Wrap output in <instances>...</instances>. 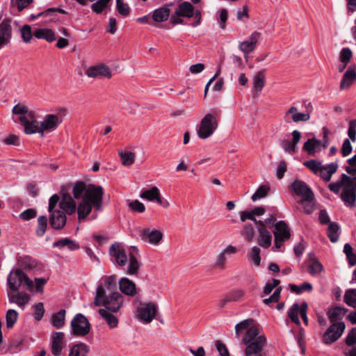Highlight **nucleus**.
<instances>
[{
    "label": "nucleus",
    "mask_w": 356,
    "mask_h": 356,
    "mask_svg": "<svg viewBox=\"0 0 356 356\" xmlns=\"http://www.w3.org/2000/svg\"><path fill=\"white\" fill-rule=\"evenodd\" d=\"M104 189L102 186L86 184L82 181L76 182L73 188V195L76 199H81L77 207L79 220L86 218L91 212L92 207L99 211L103 202Z\"/></svg>",
    "instance_id": "1"
},
{
    "label": "nucleus",
    "mask_w": 356,
    "mask_h": 356,
    "mask_svg": "<svg viewBox=\"0 0 356 356\" xmlns=\"http://www.w3.org/2000/svg\"><path fill=\"white\" fill-rule=\"evenodd\" d=\"M244 331H246L242 339V343L245 346L244 356H264L263 349L266 339L261 334V327L254 324L252 318H248L235 325L237 336Z\"/></svg>",
    "instance_id": "2"
},
{
    "label": "nucleus",
    "mask_w": 356,
    "mask_h": 356,
    "mask_svg": "<svg viewBox=\"0 0 356 356\" xmlns=\"http://www.w3.org/2000/svg\"><path fill=\"white\" fill-rule=\"evenodd\" d=\"M347 163L346 172L355 177L343 174L339 181L330 183L328 187L336 194L341 190V198L345 205L348 207H354L356 205V161L348 159Z\"/></svg>",
    "instance_id": "3"
},
{
    "label": "nucleus",
    "mask_w": 356,
    "mask_h": 356,
    "mask_svg": "<svg viewBox=\"0 0 356 356\" xmlns=\"http://www.w3.org/2000/svg\"><path fill=\"white\" fill-rule=\"evenodd\" d=\"M111 261L118 266L123 267L127 264V273L129 275H136L140 267L138 251L134 248H125L122 244L115 243L109 248Z\"/></svg>",
    "instance_id": "4"
},
{
    "label": "nucleus",
    "mask_w": 356,
    "mask_h": 356,
    "mask_svg": "<svg viewBox=\"0 0 356 356\" xmlns=\"http://www.w3.org/2000/svg\"><path fill=\"white\" fill-rule=\"evenodd\" d=\"M303 165L325 182L331 179L332 175L337 172L339 168V165L336 162L323 165L321 161L314 159L305 161Z\"/></svg>",
    "instance_id": "5"
},
{
    "label": "nucleus",
    "mask_w": 356,
    "mask_h": 356,
    "mask_svg": "<svg viewBox=\"0 0 356 356\" xmlns=\"http://www.w3.org/2000/svg\"><path fill=\"white\" fill-rule=\"evenodd\" d=\"M8 285L13 291H17L21 287L29 291H33L34 288L33 282L21 270H12L7 279Z\"/></svg>",
    "instance_id": "6"
},
{
    "label": "nucleus",
    "mask_w": 356,
    "mask_h": 356,
    "mask_svg": "<svg viewBox=\"0 0 356 356\" xmlns=\"http://www.w3.org/2000/svg\"><path fill=\"white\" fill-rule=\"evenodd\" d=\"M60 198L58 195H52L49 201L48 211L50 213L49 222L51 227L56 229L63 228L66 223V216L63 211L55 209Z\"/></svg>",
    "instance_id": "7"
},
{
    "label": "nucleus",
    "mask_w": 356,
    "mask_h": 356,
    "mask_svg": "<svg viewBox=\"0 0 356 356\" xmlns=\"http://www.w3.org/2000/svg\"><path fill=\"white\" fill-rule=\"evenodd\" d=\"M218 127L216 116L211 113H207L197 128V134L200 138L207 139L214 134Z\"/></svg>",
    "instance_id": "8"
},
{
    "label": "nucleus",
    "mask_w": 356,
    "mask_h": 356,
    "mask_svg": "<svg viewBox=\"0 0 356 356\" xmlns=\"http://www.w3.org/2000/svg\"><path fill=\"white\" fill-rule=\"evenodd\" d=\"M116 288V276H103L101 277L98 282L96 290V295L94 300V304L96 306H100L101 299L103 296L106 295L108 292L111 293Z\"/></svg>",
    "instance_id": "9"
},
{
    "label": "nucleus",
    "mask_w": 356,
    "mask_h": 356,
    "mask_svg": "<svg viewBox=\"0 0 356 356\" xmlns=\"http://www.w3.org/2000/svg\"><path fill=\"white\" fill-rule=\"evenodd\" d=\"M158 306L155 302H140L136 307V317L144 323H149L156 317Z\"/></svg>",
    "instance_id": "10"
},
{
    "label": "nucleus",
    "mask_w": 356,
    "mask_h": 356,
    "mask_svg": "<svg viewBox=\"0 0 356 356\" xmlns=\"http://www.w3.org/2000/svg\"><path fill=\"white\" fill-rule=\"evenodd\" d=\"M323 140L312 138L308 139L303 145L302 149L308 155L314 156L316 152L325 149L329 145L328 134L329 131L326 127L323 128Z\"/></svg>",
    "instance_id": "11"
},
{
    "label": "nucleus",
    "mask_w": 356,
    "mask_h": 356,
    "mask_svg": "<svg viewBox=\"0 0 356 356\" xmlns=\"http://www.w3.org/2000/svg\"><path fill=\"white\" fill-rule=\"evenodd\" d=\"M124 296L118 291L112 292L108 296H103L100 305L104 307V309L111 312H118L124 303Z\"/></svg>",
    "instance_id": "12"
},
{
    "label": "nucleus",
    "mask_w": 356,
    "mask_h": 356,
    "mask_svg": "<svg viewBox=\"0 0 356 356\" xmlns=\"http://www.w3.org/2000/svg\"><path fill=\"white\" fill-rule=\"evenodd\" d=\"M175 15L177 17H184L187 18L194 16L195 21L191 24V26H197L201 23L200 11L198 10H195L193 5L188 1H184L179 5L175 11Z\"/></svg>",
    "instance_id": "13"
},
{
    "label": "nucleus",
    "mask_w": 356,
    "mask_h": 356,
    "mask_svg": "<svg viewBox=\"0 0 356 356\" xmlns=\"http://www.w3.org/2000/svg\"><path fill=\"white\" fill-rule=\"evenodd\" d=\"M275 230L273 234L275 236V247L277 249L280 248L284 243L291 237L290 229L288 225L284 220H280L274 225Z\"/></svg>",
    "instance_id": "14"
},
{
    "label": "nucleus",
    "mask_w": 356,
    "mask_h": 356,
    "mask_svg": "<svg viewBox=\"0 0 356 356\" xmlns=\"http://www.w3.org/2000/svg\"><path fill=\"white\" fill-rule=\"evenodd\" d=\"M72 333L78 337H83L89 333L90 325L88 319L81 314H77L71 321Z\"/></svg>",
    "instance_id": "15"
},
{
    "label": "nucleus",
    "mask_w": 356,
    "mask_h": 356,
    "mask_svg": "<svg viewBox=\"0 0 356 356\" xmlns=\"http://www.w3.org/2000/svg\"><path fill=\"white\" fill-rule=\"evenodd\" d=\"M343 322L332 323L322 335V341L325 344L330 345L337 341L345 330Z\"/></svg>",
    "instance_id": "16"
},
{
    "label": "nucleus",
    "mask_w": 356,
    "mask_h": 356,
    "mask_svg": "<svg viewBox=\"0 0 356 356\" xmlns=\"http://www.w3.org/2000/svg\"><path fill=\"white\" fill-rule=\"evenodd\" d=\"M85 74L88 77L93 79H111L113 76L110 67L104 63H98L88 67Z\"/></svg>",
    "instance_id": "17"
},
{
    "label": "nucleus",
    "mask_w": 356,
    "mask_h": 356,
    "mask_svg": "<svg viewBox=\"0 0 356 356\" xmlns=\"http://www.w3.org/2000/svg\"><path fill=\"white\" fill-rule=\"evenodd\" d=\"M62 120L58 115L47 114L40 122V136L43 137L44 132H51L57 129Z\"/></svg>",
    "instance_id": "18"
},
{
    "label": "nucleus",
    "mask_w": 356,
    "mask_h": 356,
    "mask_svg": "<svg viewBox=\"0 0 356 356\" xmlns=\"http://www.w3.org/2000/svg\"><path fill=\"white\" fill-rule=\"evenodd\" d=\"M348 136L349 138H346L343 140L341 149V153L343 156H347L352 152L353 147L350 144V140L353 142L356 141V120H351L349 122Z\"/></svg>",
    "instance_id": "19"
},
{
    "label": "nucleus",
    "mask_w": 356,
    "mask_h": 356,
    "mask_svg": "<svg viewBox=\"0 0 356 356\" xmlns=\"http://www.w3.org/2000/svg\"><path fill=\"white\" fill-rule=\"evenodd\" d=\"M291 188L302 200H313L314 193L305 181L296 179L292 183Z\"/></svg>",
    "instance_id": "20"
},
{
    "label": "nucleus",
    "mask_w": 356,
    "mask_h": 356,
    "mask_svg": "<svg viewBox=\"0 0 356 356\" xmlns=\"http://www.w3.org/2000/svg\"><path fill=\"white\" fill-rule=\"evenodd\" d=\"M310 119V113L309 112H299L298 108L291 106L284 115V120L286 122L292 121L293 122H307Z\"/></svg>",
    "instance_id": "21"
},
{
    "label": "nucleus",
    "mask_w": 356,
    "mask_h": 356,
    "mask_svg": "<svg viewBox=\"0 0 356 356\" xmlns=\"http://www.w3.org/2000/svg\"><path fill=\"white\" fill-rule=\"evenodd\" d=\"M19 120L24 127V132L26 134L38 133L40 135V122L36 120L33 111L31 113L30 118L19 117Z\"/></svg>",
    "instance_id": "22"
},
{
    "label": "nucleus",
    "mask_w": 356,
    "mask_h": 356,
    "mask_svg": "<svg viewBox=\"0 0 356 356\" xmlns=\"http://www.w3.org/2000/svg\"><path fill=\"white\" fill-rule=\"evenodd\" d=\"M260 38L261 33L254 31L250 35L248 39L238 44V49L246 56L255 49Z\"/></svg>",
    "instance_id": "23"
},
{
    "label": "nucleus",
    "mask_w": 356,
    "mask_h": 356,
    "mask_svg": "<svg viewBox=\"0 0 356 356\" xmlns=\"http://www.w3.org/2000/svg\"><path fill=\"white\" fill-rule=\"evenodd\" d=\"M259 232L258 243L260 246L268 248L271 245L272 235L264 226V222L262 220L256 221Z\"/></svg>",
    "instance_id": "24"
},
{
    "label": "nucleus",
    "mask_w": 356,
    "mask_h": 356,
    "mask_svg": "<svg viewBox=\"0 0 356 356\" xmlns=\"http://www.w3.org/2000/svg\"><path fill=\"white\" fill-rule=\"evenodd\" d=\"M291 140H283L280 143L284 152L293 154L296 152V147L301 138V133L298 130H294L291 133Z\"/></svg>",
    "instance_id": "25"
},
{
    "label": "nucleus",
    "mask_w": 356,
    "mask_h": 356,
    "mask_svg": "<svg viewBox=\"0 0 356 356\" xmlns=\"http://www.w3.org/2000/svg\"><path fill=\"white\" fill-rule=\"evenodd\" d=\"M51 352L55 356H59L65 346V334L62 332H54L51 337Z\"/></svg>",
    "instance_id": "26"
},
{
    "label": "nucleus",
    "mask_w": 356,
    "mask_h": 356,
    "mask_svg": "<svg viewBox=\"0 0 356 356\" xmlns=\"http://www.w3.org/2000/svg\"><path fill=\"white\" fill-rule=\"evenodd\" d=\"M141 238L154 245H157L163 238V233L159 230H149L144 229L141 232Z\"/></svg>",
    "instance_id": "27"
},
{
    "label": "nucleus",
    "mask_w": 356,
    "mask_h": 356,
    "mask_svg": "<svg viewBox=\"0 0 356 356\" xmlns=\"http://www.w3.org/2000/svg\"><path fill=\"white\" fill-rule=\"evenodd\" d=\"M9 302L16 304L19 307L24 309L25 306L29 302L30 295L25 292H17V293H8Z\"/></svg>",
    "instance_id": "28"
},
{
    "label": "nucleus",
    "mask_w": 356,
    "mask_h": 356,
    "mask_svg": "<svg viewBox=\"0 0 356 356\" xmlns=\"http://www.w3.org/2000/svg\"><path fill=\"white\" fill-rule=\"evenodd\" d=\"M120 289L124 294L133 297L137 294L135 283L127 277H122L119 281Z\"/></svg>",
    "instance_id": "29"
},
{
    "label": "nucleus",
    "mask_w": 356,
    "mask_h": 356,
    "mask_svg": "<svg viewBox=\"0 0 356 356\" xmlns=\"http://www.w3.org/2000/svg\"><path fill=\"white\" fill-rule=\"evenodd\" d=\"M238 250L233 245H228L222 251L219 253L215 261V266L219 268H224L227 262V258L226 254H236Z\"/></svg>",
    "instance_id": "30"
},
{
    "label": "nucleus",
    "mask_w": 356,
    "mask_h": 356,
    "mask_svg": "<svg viewBox=\"0 0 356 356\" xmlns=\"http://www.w3.org/2000/svg\"><path fill=\"white\" fill-rule=\"evenodd\" d=\"M60 209L63 212L71 215L74 213L76 209L75 201L70 195H64L59 203Z\"/></svg>",
    "instance_id": "31"
},
{
    "label": "nucleus",
    "mask_w": 356,
    "mask_h": 356,
    "mask_svg": "<svg viewBox=\"0 0 356 356\" xmlns=\"http://www.w3.org/2000/svg\"><path fill=\"white\" fill-rule=\"evenodd\" d=\"M11 22L10 18H5L0 23V38L8 43L12 38Z\"/></svg>",
    "instance_id": "32"
},
{
    "label": "nucleus",
    "mask_w": 356,
    "mask_h": 356,
    "mask_svg": "<svg viewBox=\"0 0 356 356\" xmlns=\"http://www.w3.org/2000/svg\"><path fill=\"white\" fill-rule=\"evenodd\" d=\"M265 70L257 72L252 77V91L258 95L264 88L266 83Z\"/></svg>",
    "instance_id": "33"
},
{
    "label": "nucleus",
    "mask_w": 356,
    "mask_h": 356,
    "mask_svg": "<svg viewBox=\"0 0 356 356\" xmlns=\"http://www.w3.org/2000/svg\"><path fill=\"white\" fill-rule=\"evenodd\" d=\"M324 270L323 264L314 255L309 254L308 262V271L312 276H318Z\"/></svg>",
    "instance_id": "34"
},
{
    "label": "nucleus",
    "mask_w": 356,
    "mask_h": 356,
    "mask_svg": "<svg viewBox=\"0 0 356 356\" xmlns=\"http://www.w3.org/2000/svg\"><path fill=\"white\" fill-rule=\"evenodd\" d=\"M53 247L59 248L60 250L66 248L70 251H74L79 249V243L68 238H63L55 241L53 243Z\"/></svg>",
    "instance_id": "35"
},
{
    "label": "nucleus",
    "mask_w": 356,
    "mask_h": 356,
    "mask_svg": "<svg viewBox=\"0 0 356 356\" xmlns=\"http://www.w3.org/2000/svg\"><path fill=\"white\" fill-rule=\"evenodd\" d=\"M245 298V291L243 289H234L229 292L223 300H222V306L228 302L242 301Z\"/></svg>",
    "instance_id": "36"
},
{
    "label": "nucleus",
    "mask_w": 356,
    "mask_h": 356,
    "mask_svg": "<svg viewBox=\"0 0 356 356\" xmlns=\"http://www.w3.org/2000/svg\"><path fill=\"white\" fill-rule=\"evenodd\" d=\"M170 9L168 5L155 9L152 13V19L156 22H163L166 21L170 15Z\"/></svg>",
    "instance_id": "37"
},
{
    "label": "nucleus",
    "mask_w": 356,
    "mask_h": 356,
    "mask_svg": "<svg viewBox=\"0 0 356 356\" xmlns=\"http://www.w3.org/2000/svg\"><path fill=\"white\" fill-rule=\"evenodd\" d=\"M356 80V72L354 68L349 67L344 73L343 79L340 83V88L341 90L349 88L353 82Z\"/></svg>",
    "instance_id": "38"
},
{
    "label": "nucleus",
    "mask_w": 356,
    "mask_h": 356,
    "mask_svg": "<svg viewBox=\"0 0 356 356\" xmlns=\"http://www.w3.org/2000/svg\"><path fill=\"white\" fill-rule=\"evenodd\" d=\"M33 35L35 38L44 39L49 42L56 39L55 33L50 29H37L33 31Z\"/></svg>",
    "instance_id": "39"
},
{
    "label": "nucleus",
    "mask_w": 356,
    "mask_h": 356,
    "mask_svg": "<svg viewBox=\"0 0 356 356\" xmlns=\"http://www.w3.org/2000/svg\"><path fill=\"white\" fill-rule=\"evenodd\" d=\"M140 197L142 199H145L149 201L153 202L156 201L159 204H161L162 201L160 196V193L159 189L154 186L149 190H147L143 191L140 195Z\"/></svg>",
    "instance_id": "40"
},
{
    "label": "nucleus",
    "mask_w": 356,
    "mask_h": 356,
    "mask_svg": "<svg viewBox=\"0 0 356 356\" xmlns=\"http://www.w3.org/2000/svg\"><path fill=\"white\" fill-rule=\"evenodd\" d=\"M347 309L341 307H335L330 308L327 312V316L330 321L334 323H338L337 321L341 320L345 315Z\"/></svg>",
    "instance_id": "41"
},
{
    "label": "nucleus",
    "mask_w": 356,
    "mask_h": 356,
    "mask_svg": "<svg viewBox=\"0 0 356 356\" xmlns=\"http://www.w3.org/2000/svg\"><path fill=\"white\" fill-rule=\"evenodd\" d=\"M98 312L101 317L106 322L111 328H114L118 326V319L113 314V312L104 309H99Z\"/></svg>",
    "instance_id": "42"
},
{
    "label": "nucleus",
    "mask_w": 356,
    "mask_h": 356,
    "mask_svg": "<svg viewBox=\"0 0 356 356\" xmlns=\"http://www.w3.org/2000/svg\"><path fill=\"white\" fill-rule=\"evenodd\" d=\"M90 352V347L83 343L73 346L70 350L69 356H87Z\"/></svg>",
    "instance_id": "43"
},
{
    "label": "nucleus",
    "mask_w": 356,
    "mask_h": 356,
    "mask_svg": "<svg viewBox=\"0 0 356 356\" xmlns=\"http://www.w3.org/2000/svg\"><path fill=\"white\" fill-rule=\"evenodd\" d=\"M339 227L335 222H330L327 233V236L332 243H336L339 240Z\"/></svg>",
    "instance_id": "44"
},
{
    "label": "nucleus",
    "mask_w": 356,
    "mask_h": 356,
    "mask_svg": "<svg viewBox=\"0 0 356 356\" xmlns=\"http://www.w3.org/2000/svg\"><path fill=\"white\" fill-rule=\"evenodd\" d=\"M119 156L122 161V164L124 166L131 165L136 159V154L132 152H119Z\"/></svg>",
    "instance_id": "45"
},
{
    "label": "nucleus",
    "mask_w": 356,
    "mask_h": 356,
    "mask_svg": "<svg viewBox=\"0 0 356 356\" xmlns=\"http://www.w3.org/2000/svg\"><path fill=\"white\" fill-rule=\"evenodd\" d=\"M12 112L15 115H20V117L30 118L32 111L24 104H17L13 108Z\"/></svg>",
    "instance_id": "46"
},
{
    "label": "nucleus",
    "mask_w": 356,
    "mask_h": 356,
    "mask_svg": "<svg viewBox=\"0 0 356 356\" xmlns=\"http://www.w3.org/2000/svg\"><path fill=\"white\" fill-rule=\"evenodd\" d=\"M65 310L61 309L52 316V324L57 328L61 327L65 323Z\"/></svg>",
    "instance_id": "47"
},
{
    "label": "nucleus",
    "mask_w": 356,
    "mask_h": 356,
    "mask_svg": "<svg viewBox=\"0 0 356 356\" xmlns=\"http://www.w3.org/2000/svg\"><path fill=\"white\" fill-rule=\"evenodd\" d=\"M344 302L352 307H356V289H350L344 294Z\"/></svg>",
    "instance_id": "48"
},
{
    "label": "nucleus",
    "mask_w": 356,
    "mask_h": 356,
    "mask_svg": "<svg viewBox=\"0 0 356 356\" xmlns=\"http://www.w3.org/2000/svg\"><path fill=\"white\" fill-rule=\"evenodd\" d=\"M300 312V306L298 303H294L288 312L289 317L296 325H300V323L298 317Z\"/></svg>",
    "instance_id": "49"
},
{
    "label": "nucleus",
    "mask_w": 356,
    "mask_h": 356,
    "mask_svg": "<svg viewBox=\"0 0 356 356\" xmlns=\"http://www.w3.org/2000/svg\"><path fill=\"white\" fill-rule=\"evenodd\" d=\"M18 318V314L15 309H8L6 315V327L12 328Z\"/></svg>",
    "instance_id": "50"
},
{
    "label": "nucleus",
    "mask_w": 356,
    "mask_h": 356,
    "mask_svg": "<svg viewBox=\"0 0 356 356\" xmlns=\"http://www.w3.org/2000/svg\"><path fill=\"white\" fill-rule=\"evenodd\" d=\"M290 289L291 291L297 294H300L303 291H312L313 289V286L312 284H310L309 282H304L300 286L296 284H290Z\"/></svg>",
    "instance_id": "51"
},
{
    "label": "nucleus",
    "mask_w": 356,
    "mask_h": 356,
    "mask_svg": "<svg viewBox=\"0 0 356 356\" xmlns=\"http://www.w3.org/2000/svg\"><path fill=\"white\" fill-rule=\"evenodd\" d=\"M116 8L118 13L123 17H127L130 13V8L124 0H116Z\"/></svg>",
    "instance_id": "52"
},
{
    "label": "nucleus",
    "mask_w": 356,
    "mask_h": 356,
    "mask_svg": "<svg viewBox=\"0 0 356 356\" xmlns=\"http://www.w3.org/2000/svg\"><path fill=\"white\" fill-rule=\"evenodd\" d=\"M260 252V248L257 246L252 248L249 251L250 259L257 266H259L261 261Z\"/></svg>",
    "instance_id": "53"
},
{
    "label": "nucleus",
    "mask_w": 356,
    "mask_h": 356,
    "mask_svg": "<svg viewBox=\"0 0 356 356\" xmlns=\"http://www.w3.org/2000/svg\"><path fill=\"white\" fill-rule=\"evenodd\" d=\"M32 1L33 0H11V5L13 10L16 9L18 12H21L28 7Z\"/></svg>",
    "instance_id": "54"
},
{
    "label": "nucleus",
    "mask_w": 356,
    "mask_h": 356,
    "mask_svg": "<svg viewBox=\"0 0 356 356\" xmlns=\"http://www.w3.org/2000/svg\"><path fill=\"white\" fill-rule=\"evenodd\" d=\"M270 190L269 186L263 185L261 186L256 192L252 195V200L255 202L261 198L266 197Z\"/></svg>",
    "instance_id": "55"
},
{
    "label": "nucleus",
    "mask_w": 356,
    "mask_h": 356,
    "mask_svg": "<svg viewBox=\"0 0 356 356\" xmlns=\"http://www.w3.org/2000/svg\"><path fill=\"white\" fill-rule=\"evenodd\" d=\"M21 36L24 42L28 43L32 39L33 32L31 31V26L26 24L20 29Z\"/></svg>",
    "instance_id": "56"
},
{
    "label": "nucleus",
    "mask_w": 356,
    "mask_h": 356,
    "mask_svg": "<svg viewBox=\"0 0 356 356\" xmlns=\"http://www.w3.org/2000/svg\"><path fill=\"white\" fill-rule=\"evenodd\" d=\"M111 0H98L91 6L92 10L97 13H101L108 6Z\"/></svg>",
    "instance_id": "57"
},
{
    "label": "nucleus",
    "mask_w": 356,
    "mask_h": 356,
    "mask_svg": "<svg viewBox=\"0 0 356 356\" xmlns=\"http://www.w3.org/2000/svg\"><path fill=\"white\" fill-rule=\"evenodd\" d=\"M47 226V220L46 216H42L38 218V227L36 229L37 234L40 236L44 235Z\"/></svg>",
    "instance_id": "58"
},
{
    "label": "nucleus",
    "mask_w": 356,
    "mask_h": 356,
    "mask_svg": "<svg viewBox=\"0 0 356 356\" xmlns=\"http://www.w3.org/2000/svg\"><path fill=\"white\" fill-rule=\"evenodd\" d=\"M312 201V200H305L302 199L299 202V204L302 206V211L304 213L310 214L314 211V207Z\"/></svg>",
    "instance_id": "59"
},
{
    "label": "nucleus",
    "mask_w": 356,
    "mask_h": 356,
    "mask_svg": "<svg viewBox=\"0 0 356 356\" xmlns=\"http://www.w3.org/2000/svg\"><path fill=\"white\" fill-rule=\"evenodd\" d=\"M352 56V51L349 48H343L340 51L339 56L341 63H348Z\"/></svg>",
    "instance_id": "60"
},
{
    "label": "nucleus",
    "mask_w": 356,
    "mask_h": 356,
    "mask_svg": "<svg viewBox=\"0 0 356 356\" xmlns=\"http://www.w3.org/2000/svg\"><path fill=\"white\" fill-rule=\"evenodd\" d=\"M128 207L133 211L143 213L145 210V205L138 200H134L131 202H129Z\"/></svg>",
    "instance_id": "61"
},
{
    "label": "nucleus",
    "mask_w": 356,
    "mask_h": 356,
    "mask_svg": "<svg viewBox=\"0 0 356 356\" xmlns=\"http://www.w3.org/2000/svg\"><path fill=\"white\" fill-rule=\"evenodd\" d=\"M282 291V287H277L272 296H270L268 298H266L263 300V302L265 305H270L271 302H278L280 296V293Z\"/></svg>",
    "instance_id": "62"
},
{
    "label": "nucleus",
    "mask_w": 356,
    "mask_h": 356,
    "mask_svg": "<svg viewBox=\"0 0 356 356\" xmlns=\"http://www.w3.org/2000/svg\"><path fill=\"white\" fill-rule=\"evenodd\" d=\"M242 234L247 238L248 241H252L254 236V230L253 227L250 224L244 225Z\"/></svg>",
    "instance_id": "63"
},
{
    "label": "nucleus",
    "mask_w": 356,
    "mask_h": 356,
    "mask_svg": "<svg viewBox=\"0 0 356 356\" xmlns=\"http://www.w3.org/2000/svg\"><path fill=\"white\" fill-rule=\"evenodd\" d=\"M215 346L220 356H229V353L226 346L221 341H216Z\"/></svg>",
    "instance_id": "64"
}]
</instances>
